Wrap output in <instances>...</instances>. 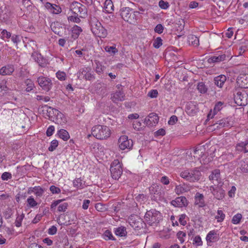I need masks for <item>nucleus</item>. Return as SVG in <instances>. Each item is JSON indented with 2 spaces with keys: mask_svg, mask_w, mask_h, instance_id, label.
Masks as SVG:
<instances>
[{
  "mask_svg": "<svg viewBox=\"0 0 248 248\" xmlns=\"http://www.w3.org/2000/svg\"><path fill=\"white\" fill-rule=\"evenodd\" d=\"M120 14L122 18L130 24H135L138 19L140 12L134 11L132 8L128 7L122 8L120 10Z\"/></svg>",
  "mask_w": 248,
  "mask_h": 248,
  "instance_id": "1",
  "label": "nucleus"
},
{
  "mask_svg": "<svg viewBox=\"0 0 248 248\" xmlns=\"http://www.w3.org/2000/svg\"><path fill=\"white\" fill-rule=\"evenodd\" d=\"M92 135L98 140H106L110 137L111 131L108 127L98 124L93 127Z\"/></svg>",
  "mask_w": 248,
  "mask_h": 248,
  "instance_id": "2",
  "label": "nucleus"
},
{
  "mask_svg": "<svg viewBox=\"0 0 248 248\" xmlns=\"http://www.w3.org/2000/svg\"><path fill=\"white\" fill-rule=\"evenodd\" d=\"M46 111L47 116L49 117V119L50 121L54 122L55 124L62 125L65 124L66 118L58 109L51 107H48Z\"/></svg>",
  "mask_w": 248,
  "mask_h": 248,
  "instance_id": "3",
  "label": "nucleus"
},
{
  "mask_svg": "<svg viewBox=\"0 0 248 248\" xmlns=\"http://www.w3.org/2000/svg\"><path fill=\"white\" fill-rule=\"evenodd\" d=\"M90 22L92 31L95 35L100 38H105L107 36V30L95 17H91Z\"/></svg>",
  "mask_w": 248,
  "mask_h": 248,
  "instance_id": "4",
  "label": "nucleus"
},
{
  "mask_svg": "<svg viewBox=\"0 0 248 248\" xmlns=\"http://www.w3.org/2000/svg\"><path fill=\"white\" fill-rule=\"evenodd\" d=\"M201 176V172L197 168L193 170H186L180 173V176L190 182L198 181Z\"/></svg>",
  "mask_w": 248,
  "mask_h": 248,
  "instance_id": "5",
  "label": "nucleus"
},
{
  "mask_svg": "<svg viewBox=\"0 0 248 248\" xmlns=\"http://www.w3.org/2000/svg\"><path fill=\"white\" fill-rule=\"evenodd\" d=\"M208 153L204 145H199L194 150V156L200 160V162L205 164L211 161V157H207Z\"/></svg>",
  "mask_w": 248,
  "mask_h": 248,
  "instance_id": "6",
  "label": "nucleus"
},
{
  "mask_svg": "<svg viewBox=\"0 0 248 248\" xmlns=\"http://www.w3.org/2000/svg\"><path fill=\"white\" fill-rule=\"evenodd\" d=\"M234 99L239 106H246L248 103V93L243 89L236 90L234 93Z\"/></svg>",
  "mask_w": 248,
  "mask_h": 248,
  "instance_id": "7",
  "label": "nucleus"
},
{
  "mask_svg": "<svg viewBox=\"0 0 248 248\" xmlns=\"http://www.w3.org/2000/svg\"><path fill=\"white\" fill-rule=\"evenodd\" d=\"M160 218V213L155 209L147 211L144 217L145 221L150 225L158 223Z\"/></svg>",
  "mask_w": 248,
  "mask_h": 248,
  "instance_id": "8",
  "label": "nucleus"
},
{
  "mask_svg": "<svg viewBox=\"0 0 248 248\" xmlns=\"http://www.w3.org/2000/svg\"><path fill=\"white\" fill-rule=\"evenodd\" d=\"M110 171L113 179L117 180L120 177L122 174L123 170L121 165L118 160H115L111 163Z\"/></svg>",
  "mask_w": 248,
  "mask_h": 248,
  "instance_id": "9",
  "label": "nucleus"
},
{
  "mask_svg": "<svg viewBox=\"0 0 248 248\" xmlns=\"http://www.w3.org/2000/svg\"><path fill=\"white\" fill-rule=\"evenodd\" d=\"M70 9L74 15L80 14L84 16L87 13L85 6L77 1H74L71 3Z\"/></svg>",
  "mask_w": 248,
  "mask_h": 248,
  "instance_id": "10",
  "label": "nucleus"
},
{
  "mask_svg": "<svg viewBox=\"0 0 248 248\" xmlns=\"http://www.w3.org/2000/svg\"><path fill=\"white\" fill-rule=\"evenodd\" d=\"M118 144L120 149H130L133 146V141L131 139H128L125 135L122 136L118 140Z\"/></svg>",
  "mask_w": 248,
  "mask_h": 248,
  "instance_id": "11",
  "label": "nucleus"
},
{
  "mask_svg": "<svg viewBox=\"0 0 248 248\" xmlns=\"http://www.w3.org/2000/svg\"><path fill=\"white\" fill-rule=\"evenodd\" d=\"M130 226L135 230L139 231L143 228L145 223L141 219L138 217L131 216L128 219Z\"/></svg>",
  "mask_w": 248,
  "mask_h": 248,
  "instance_id": "12",
  "label": "nucleus"
},
{
  "mask_svg": "<svg viewBox=\"0 0 248 248\" xmlns=\"http://www.w3.org/2000/svg\"><path fill=\"white\" fill-rule=\"evenodd\" d=\"M209 180L214 185L222 186L223 182L220 177V171L219 170L216 169L211 172L209 176Z\"/></svg>",
  "mask_w": 248,
  "mask_h": 248,
  "instance_id": "13",
  "label": "nucleus"
},
{
  "mask_svg": "<svg viewBox=\"0 0 248 248\" xmlns=\"http://www.w3.org/2000/svg\"><path fill=\"white\" fill-rule=\"evenodd\" d=\"M37 82L40 87L47 92L49 91L52 86L51 80L47 77H40L37 79Z\"/></svg>",
  "mask_w": 248,
  "mask_h": 248,
  "instance_id": "14",
  "label": "nucleus"
},
{
  "mask_svg": "<svg viewBox=\"0 0 248 248\" xmlns=\"http://www.w3.org/2000/svg\"><path fill=\"white\" fill-rule=\"evenodd\" d=\"M222 186L214 185L210 187L212 194L218 200L222 199L225 195V191L222 187Z\"/></svg>",
  "mask_w": 248,
  "mask_h": 248,
  "instance_id": "15",
  "label": "nucleus"
},
{
  "mask_svg": "<svg viewBox=\"0 0 248 248\" xmlns=\"http://www.w3.org/2000/svg\"><path fill=\"white\" fill-rule=\"evenodd\" d=\"M11 12L6 6L0 7V22L7 23L10 21Z\"/></svg>",
  "mask_w": 248,
  "mask_h": 248,
  "instance_id": "16",
  "label": "nucleus"
},
{
  "mask_svg": "<svg viewBox=\"0 0 248 248\" xmlns=\"http://www.w3.org/2000/svg\"><path fill=\"white\" fill-rule=\"evenodd\" d=\"M63 200H58L54 201L51 204L50 209L53 210L57 206L58 207V211L60 212H64L67 209L68 204L67 202H62Z\"/></svg>",
  "mask_w": 248,
  "mask_h": 248,
  "instance_id": "17",
  "label": "nucleus"
},
{
  "mask_svg": "<svg viewBox=\"0 0 248 248\" xmlns=\"http://www.w3.org/2000/svg\"><path fill=\"white\" fill-rule=\"evenodd\" d=\"M171 204L175 207H186L188 205V202L185 197L181 196L172 200L171 202Z\"/></svg>",
  "mask_w": 248,
  "mask_h": 248,
  "instance_id": "18",
  "label": "nucleus"
},
{
  "mask_svg": "<svg viewBox=\"0 0 248 248\" xmlns=\"http://www.w3.org/2000/svg\"><path fill=\"white\" fill-rule=\"evenodd\" d=\"M150 194L152 195V200L155 201H157L160 194V186L156 184H153L149 187Z\"/></svg>",
  "mask_w": 248,
  "mask_h": 248,
  "instance_id": "19",
  "label": "nucleus"
},
{
  "mask_svg": "<svg viewBox=\"0 0 248 248\" xmlns=\"http://www.w3.org/2000/svg\"><path fill=\"white\" fill-rule=\"evenodd\" d=\"M159 118L156 114L151 113L145 119L144 123L147 125L153 126L157 124L158 122Z\"/></svg>",
  "mask_w": 248,
  "mask_h": 248,
  "instance_id": "20",
  "label": "nucleus"
},
{
  "mask_svg": "<svg viewBox=\"0 0 248 248\" xmlns=\"http://www.w3.org/2000/svg\"><path fill=\"white\" fill-rule=\"evenodd\" d=\"M236 83L241 89L248 88V76L246 74H241L238 77Z\"/></svg>",
  "mask_w": 248,
  "mask_h": 248,
  "instance_id": "21",
  "label": "nucleus"
},
{
  "mask_svg": "<svg viewBox=\"0 0 248 248\" xmlns=\"http://www.w3.org/2000/svg\"><path fill=\"white\" fill-rule=\"evenodd\" d=\"M124 93L121 91H117L111 94V99L112 101L115 103L124 100Z\"/></svg>",
  "mask_w": 248,
  "mask_h": 248,
  "instance_id": "22",
  "label": "nucleus"
},
{
  "mask_svg": "<svg viewBox=\"0 0 248 248\" xmlns=\"http://www.w3.org/2000/svg\"><path fill=\"white\" fill-rule=\"evenodd\" d=\"M15 69L13 65H6L0 69V75L7 76L11 75L14 71Z\"/></svg>",
  "mask_w": 248,
  "mask_h": 248,
  "instance_id": "23",
  "label": "nucleus"
},
{
  "mask_svg": "<svg viewBox=\"0 0 248 248\" xmlns=\"http://www.w3.org/2000/svg\"><path fill=\"white\" fill-rule=\"evenodd\" d=\"M45 7L48 9L50 12L58 14L62 12L61 8L56 4H51L49 2H46L45 4Z\"/></svg>",
  "mask_w": 248,
  "mask_h": 248,
  "instance_id": "24",
  "label": "nucleus"
},
{
  "mask_svg": "<svg viewBox=\"0 0 248 248\" xmlns=\"http://www.w3.org/2000/svg\"><path fill=\"white\" fill-rule=\"evenodd\" d=\"M224 103L221 101L217 102L214 107L213 112L211 110L208 114V119L212 118L216 113L219 111L223 107Z\"/></svg>",
  "mask_w": 248,
  "mask_h": 248,
  "instance_id": "25",
  "label": "nucleus"
},
{
  "mask_svg": "<svg viewBox=\"0 0 248 248\" xmlns=\"http://www.w3.org/2000/svg\"><path fill=\"white\" fill-rule=\"evenodd\" d=\"M195 204L199 207H203L205 206L204 196L202 194L197 193L195 196Z\"/></svg>",
  "mask_w": 248,
  "mask_h": 248,
  "instance_id": "26",
  "label": "nucleus"
},
{
  "mask_svg": "<svg viewBox=\"0 0 248 248\" xmlns=\"http://www.w3.org/2000/svg\"><path fill=\"white\" fill-rule=\"evenodd\" d=\"M226 77L224 75H220L214 78V83L219 88H222L226 81Z\"/></svg>",
  "mask_w": 248,
  "mask_h": 248,
  "instance_id": "27",
  "label": "nucleus"
},
{
  "mask_svg": "<svg viewBox=\"0 0 248 248\" xmlns=\"http://www.w3.org/2000/svg\"><path fill=\"white\" fill-rule=\"evenodd\" d=\"M82 31V29L79 26L74 25L71 29V38L73 40L78 38L80 33Z\"/></svg>",
  "mask_w": 248,
  "mask_h": 248,
  "instance_id": "28",
  "label": "nucleus"
},
{
  "mask_svg": "<svg viewBox=\"0 0 248 248\" xmlns=\"http://www.w3.org/2000/svg\"><path fill=\"white\" fill-rule=\"evenodd\" d=\"M226 56L225 54L216 55L211 57L208 60L209 63L219 62L224 61Z\"/></svg>",
  "mask_w": 248,
  "mask_h": 248,
  "instance_id": "29",
  "label": "nucleus"
},
{
  "mask_svg": "<svg viewBox=\"0 0 248 248\" xmlns=\"http://www.w3.org/2000/svg\"><path fill=\"white\" fill-rule=\"evenodd\" d=\"M241 171L244 173L248 172V158L241 160L239 164Z\"/></svg>",
  "mask_w": 248,
  "mask_h": 248,
  "instance_id": "30",
  "label": "nucleus"
},
{
  "mask_svg": "<svg viewBox=\"0 0 248 248\" xmlns=\"http://www.w3.org/2000/svg\"><path fill=\"white\" fill-rule=\"evenodd\" d=\"M187 41L190 45L194 46H198L199 45V38L194 35H189L188 36Z\"/></svg>",
  "mask_w": 248,
  "mask_h": 248,
  "instance_id": "31",
  "label": "nucleus"
},
{
  "mask_svg": "<svg viewBox=\"0 0 248 248\" xmlns=\"http://www.w3.org/2000/svg\"><path fill=\"white\" fill-rule=\"evenodd\" d=\"M104 10L107 13H111L113 11V4L111 0H106L104 5Z\"/></svg>",
  "mask_w": 248,
  "mask_h": 248,
  "instance_id": "32",
  "label": "nucleus"
},
{
  "mask_svg": "<svg viewBox=\"0 0 248 248\" xmlns=\"http://www.w3.org/2000/svg\"><path fill=\"white\" fill-rule=\"evenodd\" d=\"M217 237L215 231H210L206 235V240L208 242H214L217 240Z\"/></svg>",
  "mask_w": 248,
  "mask_h": 248,
  "instance_id": "33",
  "label": "nucleus"
},
{
  "mask_svg": "<svg viewBox=\"0 0 248 248\" xmlns=\"http://www.w3.org/2000/svg\"><path fill=\"white\" fill-rule=\"evenodd\" d=\"M248 144V140H245V141L241 142L238 143L236 146V150L238 151L244 152V153L248 152V151L246 150V146Z\"/></svg>",
  "mask_w": 248,
  "mask_h": 248,
  "instance_id": "34",
  "label": "nucleus"
},
{
  "mask_svg": "<svg viewBox=\"0 0 248 248\" xmlns=\"http://www.w3.org/2000/svg\"><path fill=\"white\" fill-rule=\"evenodd\" d=\"M59 137L63 140H67L70 138L68 132L64 129H60L58 133Z\"/></svg>",
  "mask_w": 248,
  "mask_h": 248,
  "instance_id": "35",
  "label": "nucleus"
},
{
  "mask_svg": "<svg viewBox=\"0 0 248 248\" xmlns=\"http://www.w3.org/2000/svg\"><path fill=\"white\" fill-rule=\"evenodd\" d=\"M115 232L116 235L121 237L125 236L127 233L125 227L123 226L116 228Z\"/></svg>",
  "mask_w": 248,
  "mask_h": 248,
  "instance_id": "36",
  "label": "nucleus"
},
{
  "mask_svg": "<svg viewBox=\"0 0 248 248\" xmlns=\"http://www.w3.org/2000/svg\"><path fill=\"white\" fill-rule=\"evenodd\" d=\"M78 15H74V16H69L68 17V20L69 21L78 23L80 22V17L83 18L84 16L80 15L78 17Z\"/></svg>",
  "mask_w": 248,
  "mask_h": 248,
  "instance_id": "37",
  "label": "nucleus"
},
{
  "mask_svg": "<svg viewBox=\"0 0 248 248\" xmlns=\"http://www.w3.org/2000/svg\"><path fill=\"white\" fill-rule=\"evenodd\" d=\"M187 191L186 188L181 185L176 186L175 188V192L177 195L182 194Z\"/></svg>",
  "mask_w": 248,
  "mask_h": 248,
  "instance_id": "38",
  "label": "nucleus"
},
{
  "mask_svg": "<svg viewBox=\"0 0 248 248\" xmlns=\"http://www.w3.org/2000/svg\"><path fill=\"white\" fill-rule=\"evenodd\" d=\"M73 185L78 189H82L83 188L84 184L80 178H77L73 181Z\"/></svg>",
  "mask_w": 248,
  "mask_h": 248,
  "instance_id": "39",
  "label": "nucleus"
},
{
  "mask_svg": "<svg viewBox=\"0 0 248 248\" xmlns=\"http://www.w3.org/2000/svg\"><path fill=\"white\" fill-rule=\"evenodd\" d=\"M216 124H218V125H219L221 127L229 126L230 125V123L227 119H223L218 120L214 124V125Z\"/></svg>",
  "mask_w": 248,
  "mask_h": 248,
  "instance_id": "40",
  "label": "nucleus"
},
{
  "mask_svg": "<svg viewBox=\"0 0 248 248\" xmlns=\"http://www.w3.org/2000/svg\"><path fill=\"white\" fill-rule=\"evenodd\" d=\"M95 64V71L98 74L102 73L103 71L104 66H103L101 62L95 60L94 61Z\"/></svg>",
  "mask_w": 248,
  "mask_h": 248,
  "instance_id": "41",
  "label": "nucleus"
},
{
  "mask_svg": "<svg viewBox=\"0 0 248 248\" xmlns=\"http://www.w3.org/2000/svg\"><path fill=\"white\" fill-rule=\"evenodd\" d=\"M217 215L215 217L216 219H217L218 222L223 221L225 217V215L223 213L222 210H218L217 212Z\"/></svg>",
  "mask_w": 248,
  "mask_h": 248,
  "instance_id": "42",
  "label": "nucleus"
},
{
  "mask_svg": "<svg viewBox=\"0 0 248 248\" xmlns=\"http://www.w3.org/2000/svg\"><path fill=\"white\" fill-rule=\"evenodd\" d=\"M24 217L25 215L23 213L20 215H18L15 222V224L16 227H19L21 226L22 222Z\"/></svg>",
  "mask_w": 248,
  "mask_h": 248,
  "instance_id": "43",
  "label": "nucleus"
},
{
  "mask_svg": "<svg viewBox=\"0 0 248 248\" xmlns=\"http://www.w3.org/2000/svg\"><path fill=\"white\" fill-rule=\"evenodd\" d=\"M27 202L28 206L33 208L37 205V202L35 201L32 196L29 197L27 200Z\"/></svg>",
  "mask_w": 248,
  "mask_h": 248,
  "instance_id": "44",
  "label": "nucleus"
},
{
  "mask_svg": "<svg viewBox=\"0 0 248 248\" xmlns=\"http://www.w3.org/2000/svg\"><path fill=\"white\" fill-rule=\"evenodd\" d=\"M105 50L111 55H114L118 52V50L115 46H107L105 47Z\"/></svg>",
  "mask_w": 248,
  "mask_h": 248,
  "instance_id": "45",
  "label": "nucleus"
},
{
  "mask_svg": "<svg viewBox=\"0 0 248 248\" xmlns=\"http://www.w3.org/2000/svg\"><path fill=\"white\" fill-rule=\"evenodd\" d=\"M197 89L202 93H204L207 91V88L203 82H200L198 84Z\"/></svg>",
  "mask_w": 248,
  "mask_h": 248,
  "instance_id": "46",
  "label": "nucleus"
},
{
  "mask_svg": "<svg viewBox=\"0 0 248 248\" xmlns=\"http://www.w3.org/2000/svg\"><path fill=\"white\" fill-rule=\"evenodd\" d=\"M33 189L35 190L34 193L37 197H41L44 192V190L40 186H34Z\"/></svg>",
  "mask_w": 248,
  "mask_h": 248,
  "instance_id": "47",
  "label": "nucleus"
},
{
  "mask_svg": "<svg viewBox=\"0 0 248 248\" xmlns=\"http://www.w3.org/2000/svg\"><path fill=\"white\" fill-rule=\"evenodd\" d=\"M0 34L1 35V39L2 40L8 39L11 37V33L6 30H3Z\"/></svg>",
  "mask_w": 248,
  "mask_h": 248,
  "instance_id": "48",
  "label": "nucleus"
},
{
  "mask_svg": "<svg viewBox=\"0 0 248 248\" xmlns=\"http://www.w3.org/2000/svg\"><path fill=\"white\" fill-rule=\"evenodd\" d=\"M242 218V215L241 214L238 213L233 217L232 222L234 224H237L239 223Z\"/></svg>",
  "mask_w": 248,
  "mask_h": 248,
  "instance_id": "49",
  "label": "nucleus"
},
{
  "mask_svg": "<svg viewBox=\"0 0 248 248\" xmlns=\"http://www.w3.org/2000/svg\"><path fill=\"white\" fill-rule=\"evenodd\" d=\"M193 244L196 245V246H201L202 245L203 243L200 236L197 235L194 237L193 240Z\"/></svg>",
  "mask_w": 248,
  "mask_h": 248,
  "instance_id": "50",
  "label": "nucleus"
},
{
  "mask_svg": "<svg viewBox=\"0 0 248 248\" xmlns=\"http://www.w3.org/2000/svg\"><path fill=\"white\" fill-rule=\"evenodd\" d=\"M162 45V40L160 37H157L156 39L154 41L153 46L155 48H158L160 47Z\"/></svg>",
  "mask_w": 248,
  "mask_h": 248,
  "instance_id": "51",
  "label": "nucleus"
},
{
  "mask_svg": "<svg viewBox=\"0 0 248 248\" xmlns=\"http://www.w3.org/2000/svg\"><path fill=\"white\" fill-rule=\"evenodd\" d=\"M58 145V141L56 140H54L51 142L50 146L48 147V150L49 151H53L56 149V147Z\"/></svg>",
  "mask_w": 248,
  "mask_h": 248,
  "instance_id": "52",
  "label": "nucleus"
},
{
  "mask_svg": "<svg viewBox=\"0 0 248 248\" xmlns=\"http://www.w3.org/2000/svg\"><path fill=\"white\" fill-rule=\"evenodd\" d=\"M104 238L106 240L113 239V235L112 233L109 230H106L103 234Z\"/></svg>",
  "mask_w": 248,
  "mask_h": 248,
  "instance_id": "53",
  "label": "nucleus"
},
{
  "mask_svg": "<svg viewBox=\"0 0 248 248\" xmlns=\"http://www.w3.org/2000/svg\"><path fill=\"white\" fill-rule=\"evenodd\" d=\"M158 5L159 7L162 9H167L169 7V3L167 1L160 0L159 1Z\"/></svg>",
  "mask_w": 248,
  "mask_h": 248,
  "instance_id": "54",
  "label": "nucleus"
},
{
  "mask_svg": "<svg viewBox=\"0 0 248 248\" xmlns=\"http://www.w3.org/2000/svg\"><path fill=\"white\" fill-rule=\"evenodd\" d=\"M177 236L180 242L183 243L185 241L184 237L186 236V233L182 231H179L178 232Z\"/></svg>",
  "mask_w": 248,
  "mask_h": 248,
  "instance_id": "55",
  "label": "nucleus"
},
{
  "mask_svg": "<svg viewBox=\"0 0 248 248\" xmlns=\"http://www.w3.org/2000/svg\"><path fill=\"white\" fill-rule=\"evenodd\" d=\"M35 61L37 62L39 65L41 67H45L46 65L45 60L41 55H39V56L37 57V59H35Z\"/></svg>",
  "mask_w": 248,
  "mask_h": 248,
  "instance_id": "56",
  "label": "nucleus"
},
{
  "mask_svg": "<svg viewBox=\"0 0 248 248\" xmlns=\"http://www.w3.org/2000/svg\"><path fill=\"white\" fill-rule=\"evenodd\" d=\"M56 77L60 80H64L66 78V74L63 72L58 71L56 73Z\"/></svg>",
  "mask_w": 248,
  "mask_h": 248,
  "instance_id": "57",
  "label": "nucleus"
},
{
  "mask_svg": "<svg viewBox=\"0 0 248 248\" xmlns=\"http://www.w3.org/2000/svg\"><path fill=\"white\" fill-rule=\"evenodd\" d=\"M155 31L159 34H161L163 32L164 30V27L161 24H157L155 28Z\"/></svg>",
  "mask_w": 248,
  "mask_h": 248,
  "instance_id": "58",
  "label": "nucleus"
},
{
  "mask_svg": "<svg viewBox=\"0 0 248 248\" xmlns=\"http://www.w3.org/2000/svg\"><path fill=\"white\" fill-rule=\"evenodd\" d=\"M186 217L185 214H182L179 217V221L180 223L183 226L186 224Z\"/></svg>",
  "mask_w": 248,
  "mask_h": 248,
  "instance_id": "59",
  "label": "nucleus"
},
{
  "mask_svg": "<svg viewBox=\"0 0 248 248\" xmlns=\"http://www.w3.org/2000/svg\"><path fill=\"white\" fill-rule=\"evenodd\" d=\"M50 191L53 194H59L61 192V189L58 187L55 186H51L50 187Z\"/></svg>",
  "mask_w": 248,
  "mask_h": 248,
  "instance_id": "60",
  "label": "nucleus"
},
{
  "mask_svg": "<svg viewBox=\"0 0 248 248\" xmlns=\"http://www.w3.org/2000/svg\"><path fill=\"white\" fill-rule=\"evenodd\" d=\"M64 217L65 215L64 214H62L60 215L57 218V222L60 225H62L65 224V222L64 221Z\"/></svg>",
  "mask_w": 248,
  "mask_h": 248,
  "instance_id": "61",
  "label": "nucleus"
},
{
  "mask_svg": "<svg viewBox=\"0 0 248 248\" xmlns=\"http://www.w3.org/2000/svg\"><path fill=\"white\" fill-rule=\"evenodd\" d=\"M158 94V92L156 90H152L148 93V96L151 98H156Z\"/></svg>",
  "mask_w": 248,
  "mask_h": 248,
  "instance_id": "62",
  "label": "nucleus"
},
{
  "mask_svg": "<svg viewBox=\"0 0 248 248\" xmlns=\"http://www.w3.org/2000/svg\"><path fill=\"white\" fill-rule=\"evenodd\" d=\"M28 87L26 89V91L29 92L33 88V83L32 81L30 79H27L25 82Z\"/></svg>",
  "mask_w": 248,
  "mask_h": 248,
  "instance_id": "63",
  "label": "nucleus"
},
{
  "mask_svg": "<svg viewBox=\"0 0 248 248\" xmlns=\"http://www.w3.org/2000/svg\"><path fill=\"white\" fill-rule=\"evenodd\" d=\"M54 127L52 125L49 126L46 131L47 136L50 137L52 135L53 132L54 131Z\"/></svg>",
  "mask_w": 248,
  "mask_h": 248,
  "instance_id": "64",
  "label": "nucleus"
}]
</instances>
